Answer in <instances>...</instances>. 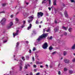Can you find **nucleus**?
<instances>
[{
	"instance_id": "423d86ee",
	"label": "nucleus",
	"mask_w": 75,
	"mask_h": 75,
	"mask_svg": "<svg viewBox=\"0 0 75 75\" xmlns=\"http://www.w3.org/2000/svg\"><path fill=\"white\" fill-rule=\"evenodd\" d=\"M47 46L48 45L47 44V43H45L43 45L42 48H43V49H46Z\"/></svg>"
},
{
	"instance_id": "393cba45",
	"label": "nucleus",
	"mask_w": 75,
	"mask_h": 75,
	"mask_svg": "<svg viewBox=\"0 0 75 75\" xmlns=\"http://www.w3.org/2000/svg\"><path fill=\"white\" fill-rule=\"evenodd\" d=\"M19 61L21 63V65H22V60L21 59L19 60Z\"/></svg>"
},
{
	"instance_id": "a18cd8bd",
	"label": "nucleus",
	"mask_w": 75,
	"mask_h": 75,
	"mask_svg": "<svg viewBox=\"0 0 75 75\" xmlns=\"http://www.w3.org/2000/svg\"><path fill=\"white\" fill-rule=\"evenodd\" d=\"M7 40H6L5 41H4V43H5V42H7Z\"/></svg>"
},
{
	"instance_id": "8fccbe9b",
	"label": "nucleus",
	"mask_w": 75,
	"mask_h": 75,
	"mask_svg": "<svg viewBox=\"0 0 75 75\" xmlns=\"http://www.w3.org/2000/svg\"><path fill=\"white\" fill-rule=\"evenodd\" d=\"M36 24H38V21H36Z\"/></svg>"
},
{
	"instance_id": "bf43d9fd",
	"label": "nucleus",
	"mask_w": 75,
	"mask_h": 75,
	"mask_svg": "<svg viewBox=\"0 0 75 75\" xmlns=\"http://www.w3.org/2000/svg\"><path fill=\"white\" fill-rule=\"evenodd\" d=\"M48 9L49 10H51V8H50V7L48 8Z\"/></svg>"
},
{
	"instance_id": "412c9836",
	"label": "nucleus",
	"mask_w": 75,
	"mask_h": 75,
	"mask_svg": "<svg viewBox=\"0 0 75 75\" xmlns=\"http://www.w3.org/2000/svg\"><path fill=\"white\" fill-rule=\"evenodd\" d=\"M15 20L16 21V22H18L19 21L18 19V18H16L15 19Z\"/></svg>"
},
{
	"instance_id": "20e7f679",
	"label": "nucleus",
	"mask_w": 75,
	"mask_h": 75,
	"mask_svg": "<svg viewBox=\"0 0 75 75\" xmlns=\"http://www.w3.org/2000/svg\"><path fill=\"white\" fill-rule=\"evenodd\" d=\"M13 23L12 22H11L9 25H8L7 26V29H10L11 28V27L13 25Z\"/></svg>"
},
{
	"instance_id": "f704fd0d",
	"label": "nucleus",
	"mask_w": 75,
	"mask_h": 75,
	"mask_svg": "<svg viewBox=\"0 0 75 75\" xmlns=\"http://www.w3.org/2000/svg\"><path fill=\"white\" fill-rule=\"evenodd\" d=\"M64 71H67V68H64Z\"/></svg>"
},
{
	"instance_id": "aec40b11",
	"label": "nucleus",
	"mask_w": 75,
	"mask_h": 75,
	"mask_svg": "<svg viewBox=\"0 0 75 75\" xmlns=\"http://www.w3.org/2000/svg\"><path fill=\"white\" fill-rule=\"evenodd\" d=\"M26 57L27 59L28 60L29 59V56H27Z\"/></svg>"
},
{
	"instance_id": "4d7b16f0",
	"label": "nucleus",
	"mask_w": 75,
	"mask_h": 75,
	"mask_svg": "<svg viewBox=\"0 0 75 75\" xmlns=\"http://www.w3.org/2000/svg\"><path fill=\"white\" fill-rule=\"evenodd\" d=\"M11 18H13V15H11Z\"/></svg>"
},
{
	"instance_id": "ddd939ff",
	"label": "nucleus",
	"mask_w": 75,
	"mask_h": 75,
	"mask_svg": "<svg viewBox=\"0 0 75 75\" xmlns=\"http://www.w3.org/2000/svg\"><path fill=\"white\" fill-rule=\"evenodd\" d=\"M59 28V27H58V28H56V29H54L55 31H57L58 30H59V28Z\"/></svg>"
},
{
	"instance_id": "09e8293b",
	"label": "nucleus",
	"mask_w": 75,
	"mask_h": 75,
	"mask_svg": "<svg viewBox=\"0 0 75 75\" xmlns=\"http://www.w3.org/2000/svg\"><path fill=\"white\" fill-rule=\"evenodd\" d=\"M58 74H59V75H60V74H61V72L60 71H59Z\"/></svg>"
},
{
	"instance_id": "bb28decb",
	"label": "nucleus",
	"mask_w": 75,
	"mask_h": 75,
	"mask_svg": "<svg viewBox=\"0 0 75 75\" xmlns=\"http://www.w3.org/2000/svg\"><path fill=\"white\" fill-rule=\"evenodd\" d=\"M66 54H67V52L65 51L64 52V55H66Z\"/></svg>"
},
{
	"instance_id": "39448f33",
	"label": "nucleus",
	"mask_w": 75,
	"mask_h": 75,
	"mask_svg": "<svg viewBox=\"0 0 75 75\" xmlns=\"http://www.w3.org/2000/svg\"><path fill=\"white\" fill-rule=\"evenodd\" d=\"M6 19L5 18H3L1 21V23L2 24V25H3L5 23V22H6Z\"/></svg>"
},
{
	"instance_id": "864d4df0",
	"label": "nucleus",
	"mask_w": 75,
	"mask_h": 75,
	"mask_svg": "<svg viewBox=\"0 0 75 75\" xmlns=\"http://www.w3.org/2000/svg\"><path fill=\"white\" fill-rule=\"evenodd\" d=\"M23 23L24 24L25 23V21H23Z\"/></svg>"
},
{
	"instance_id": "680f3d73",
	"label": "nucleus",
	"mask_w": 75,
	"mask_h": 75,
	"mask_svg": "<svg viewBox=\"0 0 75 75\" xmlns=\"http://www.w3.org/2000/svg\"><path fill=\"white\" fill-rule=\"evenodd\" d=\"M26 4H27V5H28L29 4V3H26Z\"/></svg>"
},
{
	"instance_id": "49530a36",
	"label": "nucleus",
	"mask_w": 75,
	"mask_h": 75,
	"mask_svg": "<svg viewBox=\"0 0 75 75\" xmlns=\"http://www.w3.org/2000/svg\"><path fill=\"white\" fill-rule=\"evenodd\" d=\"M55 23H57V21L56 20H55Z\"/></svg>"
},
{
	"instance_id": "72a5a7b5",
	"label": "nucleus",
	"mask_w": 75,
	"mask_h": 75,
	"mask_svg": "<svg viewBox=\"0 0 75 75\" xmlns=\"http://www.w3.org/2000/svg\"><path fill=\"white\" fill-rule=\"evenodd\" d=\"M22 59L24 61L25 60V59H24V57H22Z\"/></svg>"
},
{
	"instance_id": "603ef678",
	"label": "nucleus",
	"mask_w": 75,
	"mask_h": 75,
	"mask_svg": "<svg viewBox=\"0 0 75 75\" xmlns=\"http://www.w3.org/2000/svg\"><path fill=\"white\" fill-rule=\"evenodd\" d=\"M36 31L35 30L33 31V33H34V34H36V33H35Z\"/></svg>"
},
{
	"instance_id": "de8ad7c7",
	"label": "nucleus",
	"mask_w": 75,
	"mask_h": 75,
	"mask_svg": "<svg viewBox=\"0 0 75 75\" xmlns=\"http://www.w3.org/2000/svg\"><path fill=\"white\" fill-rule=\"evenodd\" d=\"M29 53H31V50H29Z\"/></svg>"
},
{
	"instance_id": "13d9d810",
	"label": "nucleus",
	"mask_w": 75,
	"mask_h": 75,
	"mask_svg": "<svg viewBox=\"0 0 75 75\" xmlns=\"http://www.w3.org/2000/svg\"><path fill=\"white\" fill-rule=\"evenodd\" d=\"M45 3V1H43L42 2V3Z\"/></svg>"
},
{
	"instance_id": "3c124183",
	"label": "nucleus",
	"mask_w": 75,
	"mask_h": 75,
	"mask_svg": "<svg viewBox=\"0 0 75 75\" xmlns=\"http://www.w3.org/2000/svg\"><path fill=\"white\" fill-rule=\"evenodd\" d=\"M30 75H33V73L32 72H30Z\"/></svg>"
},
{
	"instance_id": "774afa93",
	"label": "nucleus",
	"mask_w": 75,
	"mask_h": 75,
	"mask_svg": "<svg viewBox=\"0 0 75 75\" xmlns=\"http://www.w3.org/2000/svg\"><path fill=\"white\" fill-rule=\"evenodd\" d=\"M34 71H37V69H34Z\"/></svg>"
},
{
	"instance_id": "c9c22d12",
	"label": "nucleus",
	"mask_w": 75,
	"mask_h": 75,
	"mask_svg": "<svg viewBox=\"0 0 75 75\" xmlns=\"http://www.w3.org/2000/svg\"><path fill=\"white\" fill-rule=\"evenodd\" d=\"M25 69H27V65H26L25 66Z\"/></svg>"
},
{
	"instance_id": "0e129e2a",
	"label": "nucleus",
	"mask_w": 75,
	"mask_h": 75,
	"mask_svg": "<svg viewBox=\"0 0 75 75\" xmlns=\"http://www.w3.org/2000/svg\"><path fill=\"white\" fill-rule=\"evenodd\" d=\"M46 67H48V66L47 64L46 65Z\"/></svg>"
},
{
	"instance_id": "9d476101",
	"label": "nucleus",
	"mask_w": 75,
	"mask_h": 75,
	"mask_svg": "<svg viewBox=\"0 0 75 75\" xmlns=\"http://www.w3.org/2000/svg\"><path fill=\"white\" fill-rule=\"evenodd\" d=\"M64 14L65 15V17H68V14H67V11H65Z\"/></svg>"
},
{
	"instance_id": "6e6552de",
	"label": "nucleus",
	"mask_w": 75,
	"mask_h": 75,
	"mask_svg": "<svg viewBox=\"0 0 75 75\" xmlns=\"http://www.w3.org/2000/svg\"><path fill=\"white\" fill-rule=\"evenodd\" d=\"M32 27V24H31V23H30L29 24V26L28 27L27 29L28 30H29L30 29H31V28Z\"/></svg>"
},
{
	"instance_id": "052dcab7",
	"label": "nucleus",
	"mask_w": 75,
	"mask_h": 75,
	"mask_svg": "<svg viewBox=\"0 0 75 75\" xmlns=\"http://www.w3.org/2000/svg\"><path fill=\"white\" fill-rule=\"evenodd\" d=\"M50 67L51 68H52V66H51V65H50Z\"/></svg>"
},
{
	"instance_id": "a19ab883",
	"label": "nucleus",
	"mask_w": 75,
	"mask_h": 75,
	"mask_svg": "<svg viewBox=\"0 0 75 75\" xmlns=\"http://www.w3.org/2000/svg\"><path fill=\"white\" fill-rule=\"evenodd\" d=\"M32 59L33 60V61H34L35 60H34V57H32Z\"/></svg>"
},
{
	"instance_id": "f8f14e48",
	"label": "nucleus",
	"mask_w": 75,
	"mask_h": 75,
	"mask_svg": "<svg viewBox=\"0 0 75 75\" xmlns=\"http://www.w3.org/2000/svg\"><path fill=\"white\" fill-rule=\"evenodd\" d=\"M71 49L72 50H74L75 49V45L74 44V45L72 46L71 47Z\"/></svg>"
},
{
	"instance_id": "5fc2aeb1",
	"label": "nucleus",
	"mask_w": 75,
	"mask_h": 75,
	"mask_svg": "<svg viewBox=\"0 0 75 75\" xmlns=\"http://www.w3.org/2000/svg\"><path fill=\"white\" fill-rule=\"evenodd\" d=\"M40 68H43V66H42V65H41L40 66Z\"/></svg>"
},
{
	"instance_id": "7ed1b4c3",
	"label": "nucleus",
	"mask_w": 75,
	"mask_h": 75,
	"mask_svg": "<svg viewBox=\"0 0 75 75\" xmlns=\"http://www.w3.org/2000/svg\"><path fill=\"white\" fill-rule=\"evenodd\" d=\"M29 18L30 20H28V21L29 23H31L32 21H33V19L34 18V16L32 15L31 16H30Z\"/></svg>"
},
{
	"instance_id": "2eb2a0df",
	"label": "nucleus",
	"mask_w": 75,
	"mask_h": 75,
	"mask_svg": "<svg viewBox=\"0 0 75 75\" xmlns=\"http://www.w3.org/2000/svg\"><path fill=\"white\" fill-rule=\"evenodd\" d=\"M19 45V42H17L16 43V47H18Z\"/></svg>"
},
{
	"instance_id": "4be33fe9",
	"label": "nucleus",
	"mask_w": 75,
	"mask_h": 75,
	"mask_svg": "<svg viewBox=\"0 0 75 75\" xmlns=\"http://www.w3.org/2000/svg\"><path fill=\"white\" fill-rule=\"evenodd\" d=\"M50 50H52V47L51 46H50L49 47Z\"/></svg>"
},
{
	"instance_id": "7c9ffc66",
	"label": "nucleus",
	"mask_w": 75,
	"mask_h": 75,
	"mask_svg": "<svg viewBox=\"0 0 75 75\" xmlns=\"http://www.w3.org/2000/svg\"><path fill=\"white\" fill-rule=\"evenodd\" d=\"M71 1V3H74L75 2V1L74 0H70Z\"/></svg>"
},
{
	"instance_id": "338daca9",
	"label": "nucleus",
	"mask_w": 75,
	"mask_h": 75,
	"mask_svg": "<svg viewBox=\"0 0 75 75\" xmlns=\"http://www.w3.org/2000/svg\"><path fill=\"white\" fill-rule=\"evenodd\" d=\"M18 14V12H17L16 13V14Z\"/></svg>"
},
{
	"instance_id": "79ce46f5",
	"label": "nucleus",
	"mask_w": 75,
	"mask_h": 75,
	"mask_svg": "<svg viewBox=\"0 0 75 75\" xmlns=\"http://www.w3.org/2000/svg\"><path fill=\"white\" fill-rule=\"evenodd\" d=\"M64 34L65 35H67V33H64Z\"/></svg>"
},
{
	"instance_id": "f03ea898",
	"label": "nucleus",
	"mask_w": 75,
	"mask_h": 75,
	"mask_svg": "<svg viewBox=\"0 0 75 75\" xmlns=\"http://www.w3.org/2000/svg\"><path fill=\"white\" fill-rule=\"evenodd\" d=\"M44 14V13H42V12H40L38 13L37 17L38 18H40L42 17Z\"/></svg>"
},
{
	"instance_id": "37998d69",
	"label": "nucleus",
	"mask_w": 75,
	"mask_h": 75,
	"mask_svg": "<svg viewBox=\"0 0 75 75\" xmlns=\"http://www.w3.org/2000/svg\"><path fill=\"white\" fill-rule=\"evenodd\" d=\"M40 73L39 72L38 73L36 74V75H40Z\"/></svg>"
},
{
	"instance_id": "f257e3e1",
	"label": "nucleus",
	"mask_w": 75,
	"mask_h": 75,
	"mask_svg": "<svg viewBox=\"0 0 75 75\" xmlns=\"http://www.w3.org/2000/svg\"><path fill=\"white\" fill-rule=\"evenodd\" d=\"M48 34V33H43V35H42L41 36H40V37L38 38L36 42H39L41 40H42L43 38L47 37V35Z\"/></svg>"
},
{
	"instance_id": "c85d7f7f",
	"label": "nucleus",
	"mask_w": 75,
	"mask_h": 75,
	"mask_svg": "<svg viewBox=\"0 0 75 75\" xmlns=\"http://www.w3.org/2000/svg\"><path fill=\"white\" fill-rule=\"evenodd\" d=\"M52 38V37L51 36L50 37H48V38L49 39V40H51Z\"/></svg>"
},
{
	"instance_id": "4c0bfd02",
	"label": "nucleus",
	"mask_w": 75,
	"mask_h": 75,
	"mask_svg": "<svg viewBox=\"0 0 75 75\" xmlns=\"http://www.w3.org/2000/svg\"><path fill=\"white\" fill-rule=\"evenodd\" d=\"M73 62H75V58H74L72 60Z\"/></svg>"
},
{
	"instance_id": "6e6d98bb",
	"label": "nucleus",
	"mask_w": 75,
	"mask_h": 75,
	"mask_svg": "<svg viewBox=\"0 0 75 75\" xmlns=\"http://www.w3.org/2000/svg\"><path fill=\"white\" fill-rule=\"evenodd\" d=\"M26 43H27V44H28V43H29V42H28V41H26Z\"/></svg>"
},
{
	"instance_id": "cd10ccee",
	"label": "nucleus",
	"mask_w": 75,
	"mask_h": 75,
	"mask_svg": "<svg viewBox=\"0 0 75 75\" xmlns=\"http://www.w3.org/2000/svg\"><path fill=\"white\" fill-rule=\"evenodd\" d=\"M45 29H46V28H45V29H43V33H45Z\"/></svg>"
},
{
	"instance_id": "58836bf2",
	"label": "nucleus",
	"mask_w": 75,
	"mask_h": 75,
	"mask_svg": "<svg viewBox=\"0 0 75 75\" xmlns=\"http://www.w3.org/2000/svg\"><path fill=\"white\" fill-rule=\"evenodd\" d=\"M24 26H25V25H22V26H21V28H23V27H24Z\"/></svg>"
},
{
	"instance_id": "473e14b6",
	"label": "nucleus",
	"mask_w": 75,
	"mask_h": 75,
	"mask_svg": "<svg viewBox=\"0 0 75 75\" xmlns=\"http://www.w3.org/2000/svg\"><path fill=\"white\" fill-rule=\"evenodd\" d=\"M49 4H51V0H48Z\"/></svg>"
},
{
	"instance_id": "69168bd1",
	"label": "nucleus",
	"mask_w": 75,
	"mask_h": 75,
	"mask_svg": "<svg viewBox=\"0 0 75 75\" xmlns=\"http://www.w3.org/2000/svg\"><path fill=\"white\" fill-rule=\"evenodd\" d=\"M28 66L29 67H30V65L28 64Z\"/></svg>"
},
{
	"instance_id": "ea45409f",
	"label": "nucleus",
	"mask_w": 75,
	"mask_h": 75,
	"mask_svg": "<svg viewBox=\"0 0 75 75\" xmlns=\"http://www.w3.org/2000/svg\"><path fill=\"white\" fill-rule=\"evenodd\" d=\"M42 63H43V62H39V64H42Z\"/></svg>"
},
{
	"instance_id": "1a4fd4ad",
	"label": "nucleus",
	"mask_w": 75,
	"mask_h": 75,
	"mask_svg": "<svg viewBox=\"0 0 75 75\" xmlns=\"http://www.w3.org/2000/svg\"><path fill=\"white\" fill-rule=\"evenodd\" d=\"M64 61L65 63H68L69 62V60H67L66 59H65L64 60Z\"/></svg>"
},
{
	"instance_id": "f3484780",
	"label": "nucleus",
	"mask_w": 75,
	"mask_h": 75,
	"mask_svg": "<svg viewBox=\"0 0 75 75\" xmlns=\"http://www.w3.org/2000/svg\"><path fill=\"white\" fill-rule=\"evenodd\" d=\"M53 5L54 6H56V0L55 1L53 2Z\"/></svg>"
},
{
	"instance_id": "a211bd4d",
	"label": "nucleus",
	"mask_w": 75,
	"mask_h": 75,
	"mask_svg": "<svg viewBox=\"0 0 75 75\" xmlns=\"http://www.w3.org/2000/svg\"><path fill=\"white\" fill-rule=\"evenodd\" d=\"M71 31H72V28H69V32H71Z\"/></svg>"
},
{
	"instance_id": "c756f323",
	"label": "nucleus",
	"mask_w": 75,
	"mask_h": 75,
	"mask_svg": "<svg viewBox=\"0 0 75 75\" xmlns=\"http://www.w3.org/2000/svg\"><path fill=\"white\" fill-rule=\"evenodd\" d=\"M36 48L35 47H34L33 48V51H34L36 50Z\"/></svg>"
},
{
	"instance_id": "b1692460",
	"label": "nucleus",
	"mask_w": 75,
	"mask_h": 75,
	"mask_svg": "<svg viewBox=\"0 0 75 75\" xmlns=\"http://www.w3.org/2000/svg\"><path fill=\"white\" fill-rule=\"evenodd\" d=\"M16 23L17 24V23H18V24H21V23L20 22H19V21H18V22H16Z\"/></svg>"
},
{
	"instance_id": "6ab92c4d",
	"label": "nucleus",
	"mask_w": 75,
	"mask_h": 75,
	"mask_svg": "<svg viewBox=\"0 0 75 75\" xmlns=\"http://www.w3.org/2000/svg\"><path fill=\"white\" fill-rule=\"evenodd\" d=\"M23 69V67L21 66H20V69L19 71H21L22 70V69Z\"/></svg>"
},
{
	"instance_id": "4468645a",
	"label": "nucleus",
	"mask_w": 75,
	"mask_h": 75,
	"mask_svg": "<svg viewBox=\"0 0 75 75\" xmlns=\"http://www.w3.org/2000/svg\"><path fill=\"white\" fill-rule=\"evenodd\" d=\"M69 72L70 74H72V73H73V71L72 70H69Z\"/></svg>"
},
{
	"instance_id": "5701e85b",
	"label": "nucleus",
	"mask_w": 75,
	"mask_h": 75,
	"mask_svg": "<svg viewBox=\"0 0 75 75\" xmlns=\"http://www.w3.org/2000/svg\"><path fill=\"white\" fill-rule=\"evenodd\" d=\"M56 53H57V52H54L52 53V55H54V54H56Z\"/></svg>"
},
{
	"instance_id": "0eeeda50",
	"label": "nucleus",
	"mask_w": 75,
	"mask_h": 75,
	"mask_svg": "<svg viewBox=\"0 0 75 75\" xmlns=\"http://www.w3.org/2000/svg\"><path fill=\"white\" fill-rule=\"evenodd\" d=\"M18 30L16 31V33L15 34H14V33H13L14 38L15 36L17 35H18Z\"/></svg>"
},
{
	"instance_id": "c03bdc74",
	"label": "nucleus",
	"mask_w": 75,
	"mask_h": 75,
	"mask_svg": "<svg viewBox=\"0 0 75 75\" xmlns=\"http://www.w3.org/2000/svg\"><path fill=\"white\" fill-rule=\"evenodd\" d=\"M33 67H34V68H36V67H37V66H36V65H33Z\"/></svg>"
},
{
	"instance_id": "9b49d317",
	"label": "nucleus",
	"mask_w": 75,
	"mask_h": 75,
	"mask_svg": "<svg viewBox=\"0 0 75 75\" xmlns=\"http://www.w3.org/2000/svg\"><path fill=\"white\" fill-rule=\"evenodd\" d=\"M68 28V27H65L64 26H63L62 27V29L63 30H67V29Z\"/></svg>"
},
{
	"instance_id": "dca6fc26",
	"label": "nucleus",
	"mask_w": 75,
	"mask_h": 75,
	"mask_svg": "<svg viewBox=\"0 0 75 75\" xmlns=\"http://www.w3.org/2000/svg\"><path fill=\"white\" fill-rule=\"evenodd\" d=\"M46 31L47 32H50V31H51V30H50V28H49Z\"/></svg>"
},
{
	"instance_id": "a878e982",
	"label": "nucleus",
	"mask_w": 75,
	"mask_h": 75,
	"mask_svg": "<svg viewBox=\"0 0 75 75\" xmlns=\"http://www.w3.org/2000/svg\"><path fill=\"white\" fill-rule=\"evenodd\" d=\"M1 13H5V12L4 11L0 12V14H1Z\"/></svg>"
},
{
	"instance_id": "e2e57ef3",
	"label": "nucleus",
	"mask_w": 75,
	"mask_h": 75,
	"mask_svg": "<svg viewBox=\"0 0 75 75\" xmlns=\"http://www.w3.org/2000/svg\"><path fill=\"white\" fill-rule=\"evenodd\" d=\"M41 28V25H39V28Z\"/></svg>"
},
{
	"instance_id": "e433bc0d",
	"label": "nucleus",
	"mask_w": 75,
	"mask_h": 75,
	"mask_svg": "<svg viewBox=\"0 0 75 75\" xmlns=\"http://www.w3.org/2000/svg\"><path fill=\"white\" fill-rule=\"evenodd\" d=\"M6 5V4H2L3 6H5Z\"/></svg>"
},
{
	"instance_id": "2f4dec72",
	"label": "nucleus",
	"mask_w": 75,
	"mask_h": 75,
	"mask_svg": "<svg viewBox=\"0 0 75 75\" xmlns=\"http://www.w3.org/2000/svg\"><path fill=\"white\" fill-rule=\"evenodd\" d=\"M36 64H37V65H40V62H36Z\"/></svg>"
}]
</instances>
